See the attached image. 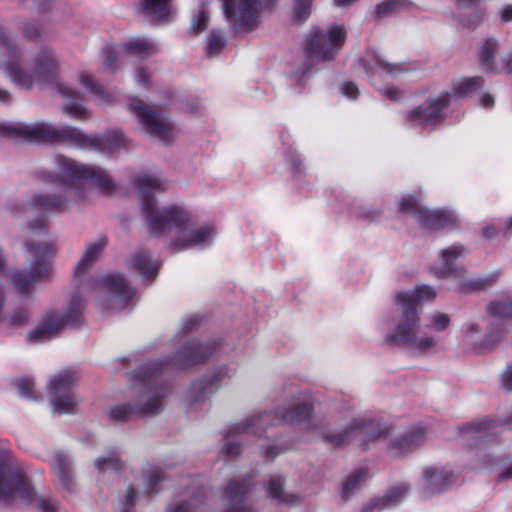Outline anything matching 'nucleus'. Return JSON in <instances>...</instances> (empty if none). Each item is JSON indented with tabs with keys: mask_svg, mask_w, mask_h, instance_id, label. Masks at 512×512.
Segmentation results:
<instances>
[{
	"mask_svg": "<svg viewBox=\"0 0 512 512\" xmlns=\"http://www.w3.org/2000/svg\"><path fill=\"white\" fill-rule=\"evenodd\" d=\"M141 201V211L149 231L157 237H166L174 251L205 249L215 242L217 231L212 223L199 222L183 204H169L157 208L155 194L165 190V181L154 174L140 173L135 179Z\"/></svg>",
	"mask_w": 512,
	"mask_h": 512,
	"instance_id": "obj_1",
	"label": "nucleus"
},
{
	"mask_svg": "<svg viewBox=\"0 0 512 512\" xmlns=\"http://www.w3.org/2000/svg\"><path fill=\"white\" fill-rule=\"evenodd\" d=\"M55 161L59 192L54 195L34 194L22 207L26 217L80 208L90 201L93 186L105 193L114 189L109 174L99 167L85 165L61 155Z\"/></svg>",
	"mask_w": 512,
	"mask_h": 512,
	"instance_id": "obj_2",
	"label": "nucleus"
},
{
	"mask_svg": "<svg viewBox=\"0 0 512 512\" xmlns=\"http://www.w3.org/2000/svg\"><path fill=\"white\" fill-rule=\"evenodd\" d=\"M437 293L429 285L421 284L396 294L395 302L400 307V322L386 335V341L405 346L417 354H427L438 346V339L421 328L417 306L433 302Z\"/></svg>",
	"mask_w": 512,
	"mask_h": 512,
	"instance_id": "obj_3",
	"label": "nucleus"
},
{
	"mask_svg": "<svg viewBox=\"0 0 512 512\" xmlns=\"http://www.w3.org/2000/svg\"><path fill=\"white\" fill-rule=\"evenodd\" d=\"M0 70L14 84L31 89L36 82H52L59 72V62L51 49L40 50L28 66L23 51L6 33H0Z\"/></svg>",
	"mask_w": 512,
	"mask_h": 512,
	"instance_id": "obj_4",
	"label": "nucleus"
},
{
	"mask_svg": "<svg viewBox=\"0 0 512 512\" xmlns=\"http://www.w3.org/2000/svg\"><path fill=\"white\" fill-rule=\"evenodd\" d=\"M358 436L362 437L366 443L382 438L387 442L389 454L395 458L402 457L420 447L426 439L423 428H415L401 436L392 437L386 427L368 423L360 417L351 419L339 432L329 431L326 439L335 446H341L350 443Z\"/></svg>",
	"mask_w": 512,
	"mask_h": 512,
	"instance_id": "obj_5",
	"label": "nucleus"
},
{
	"mask_svg": "<svg viewBox=\"0 0 512 512\" xmlns=\"http://www.w3.org/2000/svg\"><path fill=\"white\" fill-rule=\"evenodd\" d=\"M46 222L43 217L37 218L27 226L30 237L25 241V251L29 255L30 268L24 271H13L10 281L20 293H28L38 281L48 279L52 275L51 260L56 248L46 236Z\"/></svg>",
	"mask_w": 512,
	"mask_h": 512,
	"instance_id": "obj_6",
	"label": "nucleus"
},
{
	"mask_svg": "<svg viewBox=\"0 0 512 512\" xmlns=\"http://www.w3.org/2000/svg\"><path fill=\"white\" fill-rule=\"evenodd\" d=\"M162 366V361L150 360L135 371V377L143 382L141 393L135 404L123 403L111 406L107 411L111 421L126 422L143 415L158 414L162 410V400L167 395V391L150 383V379L158 375Z\"/></svg>",
	"mask_w": 512,
	"mask_h": 512,
	"instance_id": "obj_7",
	"label": "nucleus"
},
{
	"mask_svg": "<svg viewBox=\"0 0 512 512\" xmlns=\"http://www.w3.org/2000/svg\"><path fill=\"white\" fill-rule=\"evenodd\" d=\"M12 500L35 501L40 512H54L58 505L52 499L37 495L20 464L10 453L0 449V502Z\"/></svg>",
	"mask_w": 512,
	"mask_h": 512,
	"instance_id": "obj_8",
	"label": "nucleus"
},
{
	"mask_svg": "<svg viewBox=\"0 0 512 512\" xmlns=\"http://www.w3.org/2000/svg\"><path fill=\"white\" fill-rule=\"evenodd\" d=\"M0 130L8 135H14L30 142H62L74 147L94 143L93 140L76 127H57L48 122H10L1 124Z\"/></svg>",
	"mask_w": 512,
	"mask_h": 512,
	"instance_id": "obj_9",
	"label": "nucleus"
},
{
	"mask_svg": "<svg viewBox=\"0 0 512 512\" xmlns=\"http://www.w3.org/2000/svg\"><path fill=\"white\" fill-rule=\"evenodd\" d=\"M83 310V298L78 292L71 294L68 305L63 312L47 313L38 326L30 331V340L42 342L57 336L66 327L75 324Z\"/></svg>",
	"mask_w": 512,
	"mask_h": 512,
	"instance_id": "obj_10",
	"label": "nucleus"
},
{
	"mask_svg": "<svg viewBox=\"0 0 512 512\" xmlns=\"http://www.w3.org/2000/svg\"><path fill=\"white\" fill-rule=\"evenodd\" d=\"M273 0H223L225 16L236 32H250L260 23L263 10Z\"/></svg>",
	"mask_w": 512,
	"mask_h": 512,
	"instance_id": "obj_11",
	"label": "nucleus"
},
{
	"mask_svg": "<svg viewBox=\"0 0 512 512\" xmlns=\"http://www.w3.org/2000/svg\"><path fill=\"white\" fill-rule=\"evenodd\" d=\"M398 209L405 214H411L425 229L435 231L453 226L458 223V215L447 209L430 210L424 207L413 195H405L398 202Z\"/></svg>",
	"mask_w": 512,
	"mask_h": 512,
	"instance_id": "obj_12",
	"label": "nucleus"
},
{
	"mask_svg": "<svg viewBox=\"0 0 512 512\" xmlns=\"http://www.w3.org/2000/svg\"><path fill=\"white\" fill-rule=\"evenodd\" d=\"M128 110L149 136L162 142H169L176 136L175 126L140 99L132 98Z\"/></svg>",
	"mask_w": 512,
	"mask_h": 512,
	"instance_id": "obj_13",
	"label": "nucleus"
},
{
	"mask_svg": "<svg viewBox=\"0 0 512 512\" xmlns=\"http://www.w3.org/2000/svg\"><path fill=\"white\" fill-rule=\"evenodd\" d=\"M346 30L343 25H333L326 30L314 31L308 39L309 57L316 61H328L335 57L344 45Z\"/></svg>",
	"mask_w": 512,
	"mask_h": 512,
	"instance_id": "obj_14",
	"label": "nucleus"
},
{
	"mask_svg": "<svg viewBox=\"0 0 512 512\" xmlns=\"http://www.w3.org/2000/svg\"><path fill=\"white\" fill-rule=\"evenodd\" d=\"M77 381L76 373L72 370H63L55 374L48 383L52 411L59 414L72 413L78 400L71 392Z\"/></svg>",
	"mask_w": 512,
	"mask_h": 512,
	"instance_id": "obj_15",
	"label": "nucleus"
},
{
	"mask_svg": "<svg viewBox=\"0 0 512 512\" xmlns=\"http://www.w3.org/2000/svg\"><path fill=\"white\" fill-rule=\"evenodd\" d=\"M363 67L366 73L371 78V83L376 89L386 98L392 101H398L401 99L402 92L392 85H380L377 78L383 76V74L390 76H397L403 69L399 65L391 64L383 56L375 51L368 52L366 57L362 60Z\"/></svg>",
	"mask_w": 512,
	"mask_h": 512,
	"instance_id": "obj_16",
	"label": "nucleus"
},
{
	"mask_svg": "<svg viewBox=\"0 0 512 512\" xmlns=\"http://www.w3.org/2000/svg\"><path fill=\"white\" fill-rule=\"evenodd\" d=\"M106 298L100 306L106 310L120 311L127 307L135 295L132 288L119 273H113L102 278L98 283Z\"/></svg>",
	"mask_w": 512,
	"mask_h": 512,
	"instance_id": "obj_17",
	"label": "nucleus"
},
{
	"mask_svg": "<svg viewBox=\"0 0 512 512\" xmlns=\"http://www.w3.org/2000/svg\"><path fill=\"white\" fill-rule=\"evenodd\" d=\"M450 98L451 94L447 91L429 96L424 103L409 111L406 116L407 121L423 128L442 122Z\"/></svg>",
	"mask_w": 512,
	"mask_h": 512,
	"instance_id": "obj_18",
	"label": "nucleus"
},
{
	"mask_svg": "<svg viewBox=\"0 0 512 512\" xmlns=\"http://www.w3.org/2000/svg\"><path fill=\"white\" fill-rule=\"evenodd\" d=\"M269 420L270 415L265 413L251 416L232 425L224 435V443L221 448V453L227 457H235L239 455L241 453V445L235 437L243 433L261 435Z\"/></svg>",
	"mask_w": 512,
	"mask_h": 512,
	"instance_id": "obj_19",
	"label": "nucleus"
},
{
	"mask_svg": "<svg viewBox=\"0 0 512 512\" xmlns=\"http://www.w3.org/2000/svg\"><path fill=\"white\" fill-rule=\"evenodd\" d=\"M221 512H255L246 481L232 480L223 492Z\"/></svg>",
	"mask_w": 512,
	"mask_h": 512,
	"instance_id": "obj_20",
	"label": "nucleus"
},
{
	"mask_svg": "<svg viewBox=\"0 0 512 512\" xmlns=\"http://www.w3.org/2000/svg\"><path fill=\"white\" fill-rule=\"evenodd\" d=\"M455 473L448 466H427L423 469L421 486L425 495L441 493L454 481Z\"/></svg>",
	"mask_w": 512,
	"mask_h": 512,
	"instance_id": "obj_21",
	"label": "nucleus"
},
{
	"mask_svg": "<svg viewBox=\"0 0 512 512\" xmlns=\"http://www.w3.org/2000/svg\"><path fill=\"white\" fill-rule=\"evenodd\" d=\"M466 254V249L462 245H451L439 252V263L434 268V273L438 278H446L452 275L461 276L465 269L459 263V260Z\"/></svg>",
	"mask_w": 512,
	"mask_h": 512,
	"instance_id": "obj_22",
	"label": "nucleus"
},
{
	"mask_svg": "<svg viewBox=\"0 0 512 512\" xmlns=\"http://www.w3.org/2000/svg\"><path fill=\"white\" fill-rule=\"evenodd\" d=\"M211 353L207 345L193 340L185 344L173 358V365L180 368H187L203 362Z\"/></svg>",
	"mask_w": 512,
	"mask_h": 512,
	"instance_id": "obj_23",
	"label": "nucleus"
},
{
	"mask_svg": "<svg viewBox=\"0 0 512 512\" xmlns=\"http://www.w3.org/2000/svg\"><path fill=\"white\" fill-rule=\"evenodd\" d=\"M50 465L62 487L71 491L74 486V472L70 457L63 452H57L51 457Z\"/></svg>",
	"mask_w": 512,
	"mask_h": 512,
	"instance_id": "obj_24",
	"label": "nucleus"
},
{
	"mask_svg": "<svg viewBox=\"0 0 512 512\" xmlns=\"http://www.w3.org/2000/svg\"><path fill=\"white\" fill-rule=\"evenodd\" d=\"M499 44L495 38L484 39L478 48V61L482 69L491 72H501V61H497Z\"/></svg>",
	"mask_w": 512,
	"mask_h": 512,
	"instance_id": "obj_25",
	"label": "nucleus"
},
{
	"mask_svg": "<svg viewBox=\"0 0 512 512\" xmlns=\"http://www.w3.org/2000/svg\"><path fill=\"white\" fill-rule=\"evenodd\" d=\"M94 143L89 145H78V148L94 149L102 152H114L122 147H126L128 140L122 132L113 130L109 131L105 137L98 138L87 135Z\"/></svg>",
	"mask_w": 512,
	"mask_h": 512,
	"instance_id": "obj_26",
	"label": "nucleus"
},
{
	"mask_svg": "<svg viewBox=\"0 0 512 512\" xmlns=\"http://www.w3.org/2000/svg\"><path fill=\"white\" fill-rule=\"evenodd\" d=\"M106 244V238L101 236L86 245V249L75 268L77 276L83 275L98 260Z\"/></svg>",
	"mask_w": 512,
	"mask_h": 512,
	"instance_id": "obj_27",
	"label": "nucleus"
},
{
	"mask_svg": "<svg viewBox=\"0 0 512 512\" xmlns=\"http://www.w3.org/2000/svg\"><path fill=\"white\" fill-rule=\"evenodd\" d=\"M285 479L280 474L271 475L270 478L265 482L264 488L267 494L281 502L295 505L299 503V497L294 494H289L284 491Z\"/></svg>",
	"mask_w": 512,
	"mask_h": 512,
	"instance_id": "obj_28",
	"label": "nucleus"
},
{
	"mask_svg": "<svg viewBox=\"0 0 512 512\" xmlns=\"http://www.w3.org/2000/svg\"><path fill=\"white\" fill-rule=\"evenodd\" d=\"M128 266L138 271L145 279L155 277L159 269V264L152 261L145 251L135 252L129 259Z\"/></svg>",
	"mask_w": 512,
	"mask_h": 512,
	"instance_id": "obj_29",
	"label": "nucleus"
},
{
	"mask_svg": "<svg viewBox=\"0 0 512 512\" xmlns=\"http://www.w3.org/2000/svg\"><path fill=\"white\" fill-rule=\"evenodd\" d=\"M59 92L69 100L68 103L62 107V111L65 114L78 120H85L91 116V113L87 108H85L82 104L72 100L77 96V92L75 90L60 85Z\"/></svg>",
	"mask_w": 512,
	"mask_h": 512,
	"instance_id": "obj_30",
	"label": "nucleus"
},
{
	"mask_svg": "<svg viewBox=\"0 0 512 512\" xmlns=\"http://www.w3.org/2000/svg\"><path fill=\"white\" fill-rule=\"evenodd\" d=\"M451 326V316L448 313L442 311H432L426 315V322L423 326L421 324V328L424 331H427L429 334H432L438 340L439 338L436 334L443 333L447 331Z\"/></svg>",
	"mask_w": 512,
	"mask_h": 512,
	"instance_id": "obj_31",
	"label": "nucleus"
},
{
	"mask_svg": "<svg viewBox=\"0 0 512 512\" xmlns=\"http://www.w3.org/2000/svg\"><path fill=\"white\" fill-rule=\"evenodd\" d=\"M171 0H143L141 13L152 20H164L170 15Z\"/></svg>",
	"mask_w": 512,
	"mask_h": 512,
	"instance_id": "obj_32",
	"label": "nucleus"
},
{
	"mask_svg": "<svg viewBox=\"0 0 512 512\" xmlns=\"http://www.w3.org/2000/svg\"><path fill=\"white\" fill-rule=\"evenodd\" d=\"M125 50L133 56L147 58L157 51V45L147 37H132L125 45Z\"/></svg>",
	"mask_w": 512,
	"mask_h": 512,
	"instance_id": "obj_33",
	"label": "nucleus"
},
{
	"mask_svg": "<svg viewBox=\"0 0 512 512\" xmlns=\"http://www.w3.org/2000/svg\"><path fill=\"white\" fill-rule=\"evenodd\" d=\"M408 494V487L404 484L391 488L382 498L371 501L368 508L363 511L371 509H384L400 502Z\"/></svg>",
	"mask_w": 512,
	"mask_h": 512,
	"instance_id": "obj_34",
	"label": "nucleus"
},
{
	"mask_svg": "<svg viewBox=\"0 0 512 512\" xmlns=\"http://www.w3.org/2000/svg\"><path fill=\"white\" fill-rule=\"evenodd\" d=\"M482 86L483 79L480 77L459 78L452 83V96L455 98L469 97Z\"/></svg>",
	"mask_w": 512,
	"mask_h": 512,
	"instance_id": "obj_35",
	"label": "nucleus"
},
{
	"mask_svg": "<svg viewBox=\"0 0 512 512\" xmlns=\"http://www.w3.org/2000/svg\"><path fill=\"white\" fill-rule=\"evenodd\" d=\"M212 394V387L205 385L203 382L194 383L189 389L187 401L190 409H206L208 405V398Z\"/></svg>",
	"mask_w": 512,
	"mask_h": 512,
	"instance_id": "obj_36",
	"label": "nucleus"
},
{
	"mask_svg": "<svg viewBox=\"0 0 512 512\" xmlns=\"http://www.w3.org/2000/svg\"><path fill=\"white\" fill-rule=\"evenodd\" d=\"M507 329L503 325H492L487 334L477 344V352L494 350L503 340Z\"/></svg>",
	"mask_w": 512,
	"mask_h": 512,
	"instance_id": "obj_37",
	"label": "nucleus"
},
{
	"mask_svg": "<svg viewBox=\"0 0 512 512\" xmlns=\"http://www.w3.org/2000/svg\"><path fill=\"white\" fill-rule=\"evenodd\" d=\"M78 82L85 92L93 95L97 104L105 105L109 103L110 95L98 86L90 75L80 74L78 76Z\"/></svg>",
	"mask_w": 512,
	"mask_h": 512,
	"instance_id": "obj_38",
	"label": "nucleus"
},
{
	"mask_svg": "<svg viewBox=\"0 0 512 512\" xmlns=\"http://www.w3.org/2000/svg\"><path fill=\"white\" fill-rule=\"evenodd\" d=\"M94 465L99 473H104L107 471H119L123 466V462L117 450H110L97 457Z\"/></svg>",
	"mask_w": 512,
	"mask_h": 512,
	"instance_id": "obj_39",
	"label": "nucleus"
},
{
	"mask_svg": "<svg viewBox=\"0 0 512 512\" xmlns=\"http://www.w3.org/2000/svg\"><path fill=\"white\" fill-rule=\"evenodd\" d=\"M367 477L368 473L365 469H358L352 472L344 482L341 491L342 497L345 499L349 498L361 487Z\"/></svg>",
	"mask_w": 512,
	"mask_h": 512,
	"instance_id": "obj_40",
	"label": "nucleus"
},
{
	"mask_svg": "<svg viewBox=\"0 0 512 512\" xmlns=\"http://www.w3.org/2000/svg\"><path fill=\"white\" fill-rule=\"evenodd\" d=\"M311 406L309 403L298 404L290 410L277 409L276 414L284 421L299 422L310 416Z\"/></svg>",
	"mask_w": 512,
	"mask_h": 512,
	"instance_id": "obj_41",
	"label": "nucleus"
},
{
	"mask_svg": "<svg viewBox=\"0 0 512 512\" xmlns=\"http://www.w3.org/2000/svg\"><path fill=\"white\" fill-rule=\"evenodd\" d=\"M487 313L497 318H512V301L509 299H497L487 304Z\"/></svg>",
	"mask_w": 512,
	"mask_h": 512,
	"instance_id": "obj_42",
	"label": "nucleus"
},
{
	"mask_svg": "<svg viewBox=\"0 0 512 512\" xmlns=\"http://www.w3.org/2000/svg\"><path fill=\"white\" fill-rule=\"evenodd\" d=\"M162 479V470L159 467L148 465L142 471V483L146 492L153 491L154 486Z\"/></svg>",
	"mask_w": 512,
	"mask_h": 512,
	"instance_id": "obj_43",
	"label": "nucleus"
},
{
	"mask_svg": "<svg viewBox=\"0 0 512 512\" xmlns=\"http://www.w3.org/2000/svg\"><path fill=\"white\" fill-rule=\"evenodd\" d=\"M226 41L224 35L220 31L213 30L207 40L206 54L208 57H214L218 55L221 50L225 47Z\"/></svg>",
	"mask_w": 512,
	"mask_h": 512,
	"instance_id": "obj_44",
	"label": "nucleus"
},
{
	"mask_svg": "<svg viewBox=\"0 0 512 512\" xmlns=\"http://www.w3.org/2000/svg\"><path fill=\"white\" fill-rule=\"evenodd\" d=\"M408 3L405 0H385L376 6V14L379 17H387L406 8Z\"/></svg>",
	"mask_w": 512,
	"mask_h": 512,
	"instance_id": "obj_45",
	"label": "nucleus"
},
{
	"mask_svg": "<svg viewBox=\"0 0 512 512\" xmlns=\"http://www.w3.org/2000/svg\"><path fill=\"white\" fill-rule=\"evenodd\" d=\"M312 0H295L293 17L298 22L306 21L311 13Z\"/></svg>",
	"mask_w": 512,
	"mask_h": 512,
	"instance_id": "obj_46",
	"label": "nucleus"
},
{
	"mask_svg": "<svg viewBox=\"0 0 512 512\" xmlns=\"http://www.w3.org/2000/svg\"><path fill=\"white\" fill-rule=\"evenodd\" d=\"M209 21V13L207 9L202 6L197 15L192 18L191 30L198 34L206 29Z\"/></svg>",
	"mask_w": 512,
	"mask_h": 512,
	"instance_id": "obj_47",
	"label": "nucleus"
},
{
	"mask_svg": "<svg viewBox=\"0 0 512 512\" xmlns=\"http://www.w3.org/2000/svg\"><path fill=\"white\" fill-rule=\"evenodd\" d=\"M202 510L200 501L198 499H192L174 504L170 512H202Z\"/></svg>",
	"mask_w": 512,
	"mask_h": 512,
	"instance_id": "obj_48",
	"label": "nucleus"
},
{
	"mask_svg": "<svg viewBox=\"0 0 512 512\" xmlns=\"http://www.w3.org/2000/svg\"><path fill=\"white\" fill-rule=\"evenodd\" d=\"M479 333H480V328L477 324L467 323L465 325V328H464L465 341L469 345L473 346L475 351H477V344H479V341H480L477 339Z\"/></svg>",
	"mask_w": 512,
	"mask_h": 512,
	"instance_id": "obj_49",
	"label": "nucleus"
},
{
	"mask_svg": "<svg viewBox=\"0 0 512 512\" xmlns=\"http://www.w3.org/2000/svg\"><path fill=\"white\" fill-rule=\"evenodd\" d=\"M264 450V454L268 459H274L277 455L285 452L290 448L289 444H283L278 442L269 443L267 445L261 444Z\"/></svg>",
	"mask_w": 512,
	"mask_h": 512,
	"instance_id": "obj_50",
	"label": "nucleus"
},
{
	"mask_svg": "<svg viewBox=\"0 0 512 512\" xmlns=\"http://www.w3.org/2000/svg\"><path fill=\"white\" fill-rule=\"evenodd\" d=\"M21 30L24 36L30 39L38 38L42 33V27L40 24L30 20L22 22Z\"/></svg>",
	"mask_w": 512,
	"mask_h": 512,
	"instance_id": "obj_51",
	"label": "nucleus"
},
{
	"mask_svg": "<svg viewBox=\"0 0 512 512\" xmlns=\"http://www.w3.org/2000/svg\"><path fill=\"white\" fill-rule=\"evenodd\" d=\"M494 458L489 454L481 455L472 465L476 471H489L494 467Z\"/></svg>",
	"mask_w": 512,
	"mask_h": 512,
	"instance_id": "obj_52",
	"label": "nucleus"
},
{
	"mask_svg": "<svg viewBox=\"0 0 512 512\" xmlns=\"http://www.w3.org/2000/svg\"><path fill=\"white\" fill-rule=\"evenodd\" d=\"M117 59V53L112 47H106L103 50V67L107 70L114 71V63Z\"/></svg>",
	"mask_w": 512,
	"mask_h": 512,
	"instance_id": "obj_53",
	"label": "nucleus"
},
{
	"mask_svg": "<svg viewBox=\"0 0 512 512\" xmlns=\"http://www.w3.org/2000/svg\"><path fill=\"white\" fill-rule=\"evenodd\" d=\"M17 388L21 396L26 398H32L34 394V383L27 379L19 380Z\"/></svg>",
	"mask_w": 512,
	"mask_h": 512,
	"instance_id": "obj_54",
	"label": "nucleus"
},
{
	"mask_svg": "<svg viewBox=\"0 0 512 512\" xmlns=\"http://www.w3.org/2000/svg\"><path fill=\"white\" fill-rule=\"evenodd\" d=\"M288 163L290 165V169L294 175H299L303 173V159L298 154H292L288 158Z\"/></svg>",
	"mask_w": 512,
	"mask_h": 512,
	"instance_id": "obj_55",
	"label": "nucleus"
},
{
	"mask_svg": "<svg viewBox=\"0 0 512 512\" xmlns=\"http://www.w3.org/2000/svg\"><path fill=\"white\" fill-rule=\"evenodd\" d=\"M354 214L360 218H372L379 214V211L367 205H358L354 208Z\"/></svg>",
	"mask_w": 512,
	"mask_h": 512,
	"instance_id": "obj_56",
	"label": "nucleus"
},
{
	"mask_svg": "<svg viewBox=\"0 0 512 512\" xmlns=\"http://www.w3.org/2000/svg\"><path fill=\"white\" fill-rule=\"evenodd\" d=\"M501 385L506 391H512V364L508 365L502 372Z\"/></svg>",
	"mask_w": 512,
	"mask_h": 512,
	"instance_id": "obj_57",
	"label": "nucleus"
},
{
	"mask_svg": "<svg viewBox=\"0 0 512 512\" xmlns=\"http://www.w3.org/2000/svg\"><path fill=\"white\" fill-rule=\"evenodd\" d=\"M341 91L343 95L350 99H355L359 93L358 87L353 82H346L342 85Z\"/></svg>",
	"mask_w": 512,
	"mask_h": 512,
	"instance_id": "obj_58",
	"label": "nucleus"
},
{
	"mask_svg": "<svg viewBox=\"0 0 512 512\" xmlns=\"http://www.w3.org/2000/svg\"><path fill=\"white\" fill-rule=\"evenodd\" d=\"M139 497V493L132 487H128L125 493L124 505L127 509L132 507Z\"/></svg>",
	"mask_w": 512,
	"mask_h": 512,
	"instance_id": "obj_59",
	"label": "nucleus"
},
{
	"mask_svg": "<svg viewBox=\"0 0 512 512\" xmlns=\"http://www.w3.org/2000/svg\"><path fill=\"white\" fill-rule=\"evenodd\" d=\"M481 23V17L479 14H473L469 18L463 20L462 25L469 28L474 29Z\"/></svg>",
	"mask_w": 512,
	"mask_h": 512,
	"instance_id": "obj_60",
	"label": "nucleus"
},
{
	"mask_svg": "<svg viewBox=\"0 0 512 512\" xmlns=\"http://www.w3.org/2000/svg\"><path fill=\"white\" fill-rule=\"evenodd\" d=\"M499 15L503 22L512 21V5L503 6L499 11Z\"/></svg>",
	"mask_w": 512,
	"mask_h": 512,
	"instance_id": "obj_61",
	"label": "nucleus"
},
{
	"mask_svg": "<svg viewBox=\"0 0 512 512\" xmlns=\"http://www.w3.org/2000/svg\"><path fill=\"white\" fill-rule=\"evenodd\" d=\"M501 65V71H506L507 73L512 74V52L506 57L501 58Z\"/></svg>",
	"mask_w": 512,
	"mask_h": 512,
	"instance_id": "obj_62",
	"label": "nucleus"
},
{
	"mask_svg": "<svg viewBox=\"0 0 512 512\" xmlns=\"http://www.w3.org/2000/svg\"><path fill=\"white\" fill-rule=\"evenodd\" d=\"M149 78H150V73L146 69H144V68L137 69L135 79L138 83L144 84V83L148 82Z\"/></svg>",
	"mask_w": 512,
	"mask_h": 512,
	"instance_id": "obj_63",
	"label": "nucleus"
},
{
	"mask_svg": "<svg viewBox=\"0 0 512 512\" xmlns=\"http://www.w3.org/2000/svg\"><path fill=\"white\" fill-rule=\"evenodd\" d=\"M500 480H508L512 478V463L508 465L500 474H499Z\"/></svg>",
	"mask_w": 512,
	"mask_h": 512,
	"instance_id": "obj_64",
	"label": "nucleus"
}]
</instances>
